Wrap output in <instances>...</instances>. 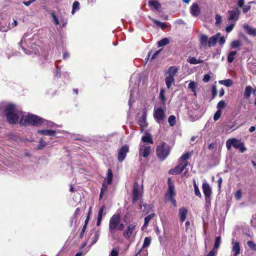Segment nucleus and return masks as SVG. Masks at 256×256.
<instances>
[{"mask_svg": "<svg viewBox=\"0 0 256 256\" xmlns=\"http://www.w3.org/2000/svg\"><path fill=\"white\" fill-rule=\"evenodd\" d=\"M118 256V251L116 249H113L110 253V256Z\"/></svg>", "mask_w": 256, "mask_h": 256, "instance_id": "obj_58", "label": "nucleus"}, {"mask_svg": "<svg viewBox=\"0 0 256 256\" xmlns=\"http://www.w3.org/2000/svg\"><path fill=\"white\" fill-rule=\"evenodd\" d=\"M215 24L216 26H220L222 22V16L218 14H216L215 16Z\"/></svg>", "mask_w": 256, "mask_h": 256, "instance_id": "obj_39", "label": "nucleus"}, {"mask_svg": "<svg viewBox=\"0 0 256 256\" xmlns=\"http://www.w3.org/2000/svg\"><path fill=\"white\" fill-rule=\"evenodd\" d=\"M226 145L228 150H230L232 146L235 148L238 149L241 152H244L247 150L244 145V143L241 140L236 138L228 139L226 142Z\"/></svg>", "mask_w": 256, "mask_h": 256, "instance_id": "obj_6", "label": "nucleus"}, {"mask_svg": "<svg viewBox=\"0 0 256 256\" xmlns=\"http://www.w3.org/2000/svg\"><path fill=\"white\" fill-rule=\"evenodd\" d=\"M165 90L164 89H161L160 92V98L161 100L162 104H164L166 101V98L164 96Z\"/></svg>", "mask_w": 256, "mask_h": 256, "instance_id": "obj_43", "label": "nucleus"}, {"mask_svg": "<svg viewBox=\"0 0 256 256\" xmlns=\"http://www.w3.org/2000/svg\"><path fill=\"white\" fill-rule=\"evenodd\" d=\"M178 68L176 66H170L169 68L168 71V76H171L174 78V76L178 72Z\"/></svg>", "mask_w": 256, "mask_h": 256, "instance_id": "obj_25", "label": "nucleus"}, {"mask_svg": "<svg viewBox=\"0 0 256 256\" xmlns=\"http://www.w3.org/2000/svg\"><path fill=\"white\" fill-rule=\"evenodd\" d=\"M236 53V51H231L229 52L227 58L228 62L232 63L234 61Z\"/></svg>", "mask_w": 256, "mask_h": 256, "instance_id": "obj_31", "label": "nucleus"}, {"mask_svg": "<svg viewBox=\"0 0 256 256\" xmlns=\"http://www.w3.org/2000/svg\"><path fill=\"white\" fill-rule=\"evenodd\" d=\"M240 14V10L238 8L234 10H228V12L227 18L229 22L236 23L238 20Z\"/></svg>", "mask_w": 256, "mask_h": 256, "instance_id": "obj_10", "label": "nucleus"}, {"mask_svg": "<svg viewBox=\"0 0 256 256\" xmlns=\"http://www.w3.org/2000/svg\"><path fill=\"white\" fill-rule=\"evenodd\" d=\"M234 198L237 200H239L242 198V192L240 190L236 191L234 194Z\"/></svg>", "mask_w": 256, "mask_h": 256, "instance_id": "obj_54", "label": "nucleus"}, {"mask_svg": "<svg viewBox=\"0 0 256 256\" xmlns=\"http://www.w3.org/2000/svg\"><path fill=\"white\" fill-rule=\"evenodd\" d=\"M120 222V216L119 214H115L110 218L108 224V230L110 236L116 238L118 236L117 228Z\"/></svg>", "mask_w": 256, "mask_h": 256, "instance_id": "obj_3", "label": "nucleus"}, {"mask_svg": "<svg viewBox=\"0 0 256 256\" xmlns=\"http://www.w3.org/2000/svg\"><path fill=\"white\" fill-rule=\"evenodd\" d=\"M100 236V234L98 232H96L94 234V238L92 242V244H94L98 240Z\"/></svg>", "mask_w": 256, "mask_h": 256, "instance_id": "obj_53", "label": "nucleus"}, {"mask_svg": "<svg viewBox=\"0 0 256 256\" xmlns=\"http://www.w3.org/2000/svg\"><path fill=\"white\" fill-rule=\"evenodd\" d=\"M217 93L218 92L216 85L212 86V95L213 98H214L216 96Z\"/></svg>", "mask_w": 256, "mask_h": 256, "instance_id": "obj_52", "label": "nucleus"}, {"mask_svg": "<svg viewBox=\"0 0 256 256\" xmlns=\"http://www.w3.org/2000/svg\"><path fill=\"white\" fill-rule=\"evenodd\" d=\"M174 77L168 76L166 78V84L168 88H170L172 84L174 82Z\"/></svg>", "mask_w": 256, "mask_h": 256, "instance_id": "obj_28", "label": "nucleus"}, {"mask_svg": "<svg viewBox=\"0 0 256 256\" xmlns=\"http://www.w3.org/2000/svg\"><path fill=\"white\" fill-rule=\"evenodd\" d=\"M140 82V78L138 74H133L130 78V86H132L130 90L128 105L130 107L133 102L132 99L138 91V87Z\"/></svg>", "mask_w": 256, "mask_h": 256, "instance_id": "obj_5", "label": "nucleus"}, {"mask_svg": "<svg viewBox=\"0 0 256 256\" xmlns=\"http://www.w3.org/2000/svg\"><path fill=\"white\" fill-rule=\"evenodd\" d=\"M47 145V144L46 142H45L42 138H41L39 142V144L38 146V150H41L42 148L46 146Z\"/></svg>", "mask_w": 256, "mask_h": 256, "instance_id": "obj_44", "label": "nucleus"}, {"mask_svg": "<svg viewBox=\"0 0 256 256\" xmlns=\"http://www.w3.org/2000/svg\"><path fill=\"white\" fill-rule=\"evenodd\" d=\"M187 162H180L179 164L174 169L170 170L169 173L172 174H177L180 173L188 166Z\"/></svg>", "mask_w": 256, "mask_h": 256, "instance_id": "obj_16", "label": "nucleus"}, {"mask_svg": "<svg viewBox=\"0 0 256 256\" xmlns=\"http://www.w3.org/2000/svg\"><path fill=\"white\" fill-rule=\"evenodd\" d=\"M151 238L150 237H146L144 240L142 248L148 247L151 243Z\"/></svg>", "mask_w": 256, "mask_h": 256, "instance_id": "obj_37", "label": "nucleus"}, {"mask_svg": "<svg viewBox=\"0 0 256 256\" xmlns=\"http://www.w3.org/2000/svg\"><path fill=\"white\" fill-rule=\"evenodd\" d=\"M124 225L122 223H120L118 228H117V230L121 231L124 230Z\"/></svg>", "mask_w": 256, "mask_h": 256, "instance_id": "obj_59", "label": "nucleus"}, {"mask_svg": "<svg viewBox=\"0 0 256 256\" xmlns=\"http://www.w3.org/2000/svg\"><path fill=\"white\" fill-rule=\"evenodd\" d=\"M34 34H25L19 43L20 46L27 54L34 53L36 54L38 52L34 48L36 42Z\"/></svg>", "mask_w": 256, "mask_h": 256, "instance_id": "obj_2", "label": "nucleus"}, {"mask_svg": "<svg viewBox=\"0 0 256 256\" xmlns=\"http://www.w3.org/2000/svg\"><path fill=\"white\" fill-rule=\"evenodd\" d=\"M242 46V44L239 40H234L232 41L230 44L231 48H238Z\"/></svg>", "mask_w": 256, "mask_h": 256, "instance_id": "obj_26", "label": "nucleus"}, {"mask_svg": "<svg viewBox=\"0 0 256 256\" xmlns=\"http://www.w3.org/2000/svg\"><path fill=\"white\" fill-rule=\"evenodd\" d=\"M154 216L155 214L152 213L148 215L144 218V222L142 226V228H146L148 226L149 222Z\"/></svg>", "mask_w": 256, "mask_h": 256, "instance_id": "obj_27", "label": "nucleus"}, {"mask_svg": "<svg viewBox=\"0 0 256 256\" xmlns=\"http://www.w3.org/2000/svg\"><path fill=\"white\" fill-rule=\"evenodd\" d=\"M36 0H29L28 1L24 2L23 3L26 6H29L32 2H35Z\"/></svg>", "mask_w": 256, "mask_h": 256, "instance_id": "obj_61", "label": "nucleus"}, {"mask_svg": "<svg viewBox=\"0 0 256 256\" xmlns=\"http://www.w3.org/2000/svg\"><path fill=\"white\" fill-rule=\"evenodd\" d=\"M244 0H238L237 4L238 8H242L244 6Z\"/></svg>", "mask_w": 256, "mask_h": 256, "instance_id": "obj_57", "label": "nucleus"}, {"mask_svg": "<svg viewBox=\"0 0 256 256\" xmlns=\"http://www.w3.org/2000/svg\"><path fill=\"white\" fill-rule=\"evenodd\" d=\"M222 114V112L220 110H218L215 113L214 116V120L216 121L218 120Z\"/></svg>", "mask_w": 256, "mask_h": 256, "instance_id": "obj_49", "label": "nucleus"}, {"mask_svg": "<svg viewBox=\"0 0 256 256\" xmlns=\"http://www.w3.org/2000/svg\"><path fill=\"white\" fill-rule=\"evenodd\" d=\"M221 242V238L220 236H218L216 238V240L214 245V248L212 249L217 250L218 248L219 247L220 244Z\"/></svg>", "mask_w": 256, "mask_h": 256, "instance_id": "obj_42", "label": "nucleus"}, {"mask_svg": "<svg viewBox=\"0 0 256 256\" xmlns=\"http://www.w3.org/2000/svg\"><path fill=\"white\" fill-rule=\"evenodd\" d=\"M222 182V179L221 177H220L218 180V186L219 188H220L221 184Z\"/></svg>", "mask_w": 256, "mask_h": 256, "instance_id": "obj_64", "label": "nucleus"}, {"mask_svg": "<svg viewBox=\"0 0 256 256\" xmlns=\"http://www.w3.org/2000/svg\"><path fill=\"white\" fill-rule=\"evenodd\" d=\"M169 146L164 142H162L158 145L156 148V154L158 158L164 160L170 153Z\"/></svg>", "mask_w": 256, "mask_h": 256, "instance_id": "obj_7", "label": "nucleus"}, {"mask_svg": "<svg viewBox=\"0 0 256 256\" xmlns=\"http://www.w3.org/2000/svg\"><path fill=\"white\" fill-rule=\"evenodd\" d=\"M236 23L231 22L230 24L226 27V32H230L234 28Z\"/></svg>", "mask_w": 256, "mask_h": 256, "instance_id": "obj_46", "label": "nucleus"}, {"mask_svg": "<svg viewBox=\"0 0 256 256\" xmlns=\"http://www.w3.org/2000/svg\"><path fill=\"white\" fill-rule=\"evenodd\" d=\"M150 146L144 143H140L139 148V154L140 156L146 158L150 154Z\"/></svg>", "mask_w": 256, "mask_h": 256, "instance_id": "obj_15", "label": "nucleus"}, {"mask_svg": "<svg viewBox=\"0 0 256 256\" xmlns=\"http://www.w3.org/2000/svg\"><path fill=\"white\" fill-rule=\"evenodd\" d=\"M251 223L253 226H256V215L252 218Z\"/></svg>", "mask_w": 256, "mask_h": 256, "instance_id": "obj_60", "label": "nucleus"}, {"mask_svg": "<svg viewBox=\"0 0 256 256\" xmlns=\"http://www.w3.org/2000/svg\"><path fill=\"white\" fill-rule=\"evenodd\" d=\"M154 117L157 122L158 124L162 123L165 118L164 110L160 108H154Z\"/></svg>", "mask_w": 256, "mask_h": 256, "instance_id": "obj_11", "label": "nucleus"}, {"mask_svg": "<svg viewBox=\"0 0 256 256\" xmlns=\"http://www.w3.org/2000/svg\"><path fill=\"white\" fill-rule=\"evenodd\" d=\"M50 14L52 17L53 18L54 24L56 25L59 24H60L59 20H58L57 16H56V15L54 14V12H50Z\"/></svg>", "mask_w": 256, "mask_h": 256, "instance_id": "obj_47", "label": "nucleus"}, {"mask_svg": "<svg viewBox=\"0 0 256 256\" xmlns=\"http://www.w3.org/2000/svg\"><path fill=\"white\" fill-rule=\"evenodd\" d=\"M226 42V39L224 36L220 38L219 40V43L220 45H223Z\"/></svg>", "mask_w": 256, "mask_h": 256, "instance_id": "obj_62", "label": "nucleus"}, {"mask_svg": "<svg viewBox=\"0 0 256 256\" xmlns=\"http://www.w3.org/2000/svg\"><path fill=\"white\" fill-rule=\"evenodd\" d=\"M247 244L250 250L256 251V244L251 240L248 241Z\"/></svg>", "mask_w": 256, "mask_h": 256, "instance_id": "obj_45", "label": "nucleus"}, {"mask_svg": "<svg viewBox=\"0 0 256 256\" xmlns=\"http://www.w3.org/2000/svg\"><path fill=\"white\" fill-rule=\"evenodd\" d=\"M142 141L144 142H149L150 144L153 143V140L152 138V136L150 134H146L145 136L142 137Z\"/></svg>", "mask_w": 256, "mask_h": 256, "instance_id": "obj_32", "label": "nucleus"}, {"mask_svg": "<svg viewBox=\"0 0 256 256\" xmlns=\"http://www.w3.org/2000/svg\"><path fill=\"white\" fill-rule=\"evenodd\" d=\"M243 28L249 35H251L253 36H256V28H254L247 24H244L243 25Z\"/></svg>", "mask_w": 256, "mask_h": 256, "instance_id": "obj_19", "label": "nucleus"}, {"mask_svg": "<svg viewBox=\"0 0 256 256\" xmlns=\"http://www.w3.org/2000/svg\"><path fill=\"white\" fill-rule=\"evenodd\" d=\"M252 92V88L250 86H247L245 88L244 96L245 98H248Z\"/></svg>", "mask_w": 256, "mask_h": 256, "instance_id": "obj_34", "label": "nucleus"}, {"mask_svg": "<svg viewBox=\"0 0 256 256\" xmlns=\"http://www.w3.org/2000/svg\"><path fill=\"white\" fill-rule=\"evenodd\" d=\"M178 213H179V216H180V222H182L186 219V216L188 214V210L185 208H184V207L180 208L179 209Z\"/></svg>", "mask_w": 256, "mask_h": 256, "instance_id": "obj_21", "label": "nucleus"}, {"mask_svg": "<svg viewBox=\"0 0 256 256\" xmlns=\"http://www.w3.org/2000/svg\"><path fill=\"white\" fill-rule=\"evenodd\" d=\"M54 76L57 78H60L61 76V72L60 68L57 67L56 70L54 72Z\"/></svg>", "mask_w": 256, "mask_h": 256, "instance_id": "obj_55", "label": "nucleus"}, {"mask_svg": "<svg viewBox=\"0 0 256 256\" xmlns=\"http://www.w3.org/2000/svg\"><path fill=\"white\" fill-rule=\"evenodd\" d=\"M170 178L168 179V190L166 194V198L168 200L170 198H174V196L175 194L174 190V186L172 184L170 183Z\"/></svg>", "mask_w": 256, "mask_h": 256, "instance_id": "obj_17", "label": "nucleus"}, {"mask_svg": "<svg viewBox=\"0 0 256 256\" xmlns=\"http://www.w3.org/2000/svg\"><path fill=\"white\" fill-rule=\"evenodd\" d=\"M197 86V84L196 82L194 81H191L188 86V88L190 89L192 92L194 93V94L196 96V88Z\"/></svg>", "mask_w": 256, "mask_h": 256, "instance_id": "obj_30", "label": "nucleus"}, {"mask_svg": "<svg viewBox=\"0 0 256 256\" xmlns=\"http://www.w3.org/2000/svg\"><path fill=\"white\" fill-rule=\"evenodd\" d=\"M176 116L174 115H171L169 116L168 122L170 126H172L175 125L176 122Z\"/></svg>", "mask_w": 256, "mask_h": 256, "instance_id": "obj_41", "label": "nucleus"}, {"mask_svg": "<svg viewBox=\"0 0 256 256\" xmlns=\"http://www.w3.org/2000/svg\"><path fill=\"white\" fill-rule=\"evenodd\" d=\"M80 8V3L79 2L76 1L73 3L72 9V14H74L76 10H78Z\"/></svg>", "mask_w": 256, "mask_h": 256, "instance_id": "obj_40", "label": "nucleus"}, {"mask_svg": "<svg viewBox=\"0 0 256 256\" xmlns=\"http://www.w3.org/2000/svg\"><path fill=\"white\" fill-rule=\"evenodd\" d=\"M0 111L4 112L8 122L11 124L17 123L20 119L19 123L22 126L30 124L38 126L42 124L48 128L54 126L53 122L46 120L38 116L22 112L14 104L1 103Z\"/></svg>", "mask_w": 256, "mask_h": 256, "instance_id": "obj_1", "label": "nucleus"}, {"mask_svg": "<svg viewBox=\"0 0 256 256\" xmlns=\"http://www.w3.org/2000/svg\"><path fill=\"white\" fill-rule=\"evenodd\" d=\"M220 35V33H218L208 38L206 35L201 34L200 37V47L206 48H208L214 46L219 38Z\"/></svg>", "mask_w": 256, "mask_h": 256, "instance_id": "obj_4", "label": "nucleus"}, {"mask_svg": "<svg viewBox=\"0 0 256 256\" xmlns=\"http://www.w3.org/2000/svg\"><path fill=\"white\" fill-rule=\"evenodd\" d=\"M129 147L128 145L123 146L118 152V160L119 162H122L125 159L127 153L128 152Z\"/></svg>", "mask_w": 256, "mask_h": 256, "instance_id": "obj_14", "label": "nucleus"}, {"mask_svg": "<svg viewBox=\"0 0 256 256\" xmlns=\"http://www.w3.org/2000/svg\"><path fill=\"white\" fill-rule=\"evenodd\" d=\"M37 132L39 134L48 136H54L56 134V132L55 130H38Z\"/></svg>", "mask_w": 256, "mask_h": 256, "instance_id": "obj_23", "label": "nucleus"}, {"mask_svg": "<svg viewBox=\"0 0 256 256\" xmlns=\"http://www.w3.org/2000/svg\"><path fill=\"white\" fill-rule=\"evenodd\" d=\"M169 43V40L167 38H164L158 42V47L164 46Z\"/></svg>", "mask_w": 256, "mask_h": 256, "instance_id": "obj_38", "label": "nucleus"}, {"mask_svg": "<svg viewBox=\"0 0 256 256\" xmlns=\"http://www.w3.org/2000/svg\"><path fill=\"white\" fill-rule=\"evenodd\" d=\"M190 157V154L188 152L184 154L180 157V162H186V160Z\"/></svg>", "mask_w": 256, "mask_h": 256, "instance_id": "obj_48", "label": "nucleus"}, {"mask_svg": "<svg viewBox=\"0 0 256 256\" xmlns=\"http://www.w3.org/2000/svg\"><path fill=\"white\" fill-rule=\"evenodd\" d=\"M104 206H102L99 209L98 214V218H97V222H96V226H100V225L102 219V214L104 210Z\"/></svg>", "mask_w": 256, "mask_h": 256, "instance_id": "obj_24", "label": "nucleus"}, {"mask_svg": "<svg viewBox=\"0 0 256 256\" xmlns=\"http://www.w3.org/2000/svg\"><path fill=\"white\" fill-rule=\"evenodd\" d=\"M149 18L154 22L158 26L162 28H167L166 25L163 22H162L158 20H156L152 18L150 16H149Z\"/></svg>", "mask_w": 256, "mask_h": 256, "instance_id": "obj_36", "label": "nucleus"}, {"mask_svg": "<svg viewBox=\"0 0 256 256\" xmlns=\"http://www.w3.org/2000/svg\"><path fill=\"white\" fill-rule=\"evenodd\" d=\"M218 82L220 84L224 85L227 87L231 86L233 84L232 80L231 79L220 80L218 81Z\"/></svg>", "mask_w": 256, "mask_h": 256, "instance_id": "obj_29", "label": "nucleus"}, {"mask_svg": "<svg viewBox=\"0 0 256 256\" xmlns=\"http://www.w3.org/2000/svg\"><path fill=\"white\" fill-rule=\"evenodd\" d=\"M225 106V102L224 100H220L218 104L217 108L218 109V110H220V109L224 108Z\"/></svg>", "mask_w": 256, "mask_h": 256, "instance_id": "obj_50", "label": "nucleus"}, {"mask_svg": "<svg viewBox=\"0 0 256 256\" xmlns=\"http://www.w3.org/2000/svg\"><path fill=\"white\" fill-rule=\"evenodd\" d=\"M251 8V6L250 4L244 5L242 7V12L244 14H246Z\"/></svg>", "mask_w": 256, "mask_h": 256, "instance_id": "obj_51", "label": "nucleus"}, {"mask_svg": "<svg viewBox=\"0 0 256 256\" xmlns=\"http://www.w3.org/2000/svg\"><path fill=\"white\" fill-rule=\"evenodd\" d=\"M187 61L190 64H196L202 62V60L196 59L195 57L189 56L187 58Z\"/></svg>", "mask_w": 256, "mask_h": 256, "instance_id": "obj_33", "label": "nucleus"}, {"mask_svg": "<svg viewBox=\"0 0 256 256\" xmlns=\"http://www.w3.org/2000/svg\"><path fill=\"white\" fill-rule=\"evenodd\" d=\"M146 113L145 110H143V113L139 120V124L142 128V131L144 130V128L147 126V123L146 122Z\"/></svg>", "mask_w": 256, "mask_h": 256, "instance_id": "obj_18", "label": "nucleus"}, {"mask_svg": "<svg viewBox=\"0 0 256 256\" xmlns=\"http://www.w3.org/2000/svg\"><path fill=\"white\" fill-rule=\"evenodd\" d=\"M234 126H235L234 124H232V125L228 126L227 128H226V132H229L230 129H231V128H232L233 130H236V128H234Z\"/></svg>", "mask_w": 256, "mask_h": 256, "instance_id": "obj_63", "label": "nucleus"}, {"mask_svg": "<svg viewBox=\"0 0 256 256\" xmlns=\"http://www.w3.org/2000/svg\"><path fill=\"white\" fill-rule=\"evenodd\" d=\"M112 179V172L110 169L108 170L106 176L102 184V188L100 190V200L103 196L104 194L108 190V185L110 184Z\"/></svg>", "mask_w": 256, "mask_h": 256, "instance_id": "obj_8", "label": "nucleus"}, {"mask_svg": "<svg viewBox=\"0 0 256 256\" xmlns=\"http://www.w3.org/2000/svg\"><path fill=\"white\" fill-rule=\"evenodd\" d=\"M202 190L204 195L206 203L210 204V197L212 192L211 188L208 183H203Z\"/></svg>", "mask_w": 256, "mask_h": 256, "instance_id": "obj_13", "label": "nucleus"}, {"mask_svg": "<svg viewBox=\"0 0 256 256\" xmlns=\"http://www.w3.org/2000/svg\"><path fill=\"white\" fill-rule=\"evenodd\" d=\"M148 6L152 9L153 8L156 10L157 11L160 12L161 8V4L157 0H150L148 2Z\"/></svg>", "mask_w": 256, "mask_h": 256, "instance_id": "obj_22", "label": "nucleus"}, {"mask_svg": "<svg viewBox=\"0 0 256 256\" xmlns=\"http://www.w3.org/2000/svg\"><path fill=\"white\" fill-rule=\"evenodd\" d=\"M143 194V186H140L138 182H135L133 185L132 188V202L135 203L142 196Z\"/></svg>", "mask_w": 256, "mask_h": 256, "instance_id": "obj_9", "label": "nucleus"}, {"mask_svg": "<svg viewBox=\"0 0 256 256\" xmlns=\"http://www.w3.org/2000/svg\"><path fill=\"white\" fill-rule=\"evenodd\" d=\"M210 79V76L208 74H206L204 75L202 80L204 82H208Z\"/></svg>", "mask_w": 256, "mask_h": 256, "instance_id": "obj_56", "label": "nucleus"}, {"mask_svg": "<svg viewBox=\"0 0 256 256\" xmlns=\"http://www.w3.org/2000/svg\"><path fill=\"white\" fill-rule=\"evenodd\" d=\"M193 185L194 188V194L196 196H198L199 198H201L202 195L200 192L198 188V186L196 183V181L194 179L193 180Z\"/></svg>", "mask_w": 256, "mask_h": 256, "instance_id": "obj_35", "label": "nucleus"}, {"mask_svg": "<svg viewBox=\"0 0 256 256\" xmlns=\"http://www.w3.org/2000/svg\"><path fill=\"white\" fill-rule=\"evenodd\" d=\"M136 227V224L135 222L129 224L126 227L123 232V236L126 239L128 240L130 238L135 231Z\"/></svg>", "mask_w": 256, "mask_h": 256, "instance_id": "obj_12", "label": "nucleus"}, {"mask_svg": "<svg viewBox=\"0 0 256 256\" xmlns=\"http://www.w3.org/2000/svg\"><path fill=\"white\" fill-rule=\"evenodd\" d=\"M190 12L194 16H197L200 14V8L197 4H194L190 6Z\"/></svg>", "mask_w": 256, "mask_h": 256, "instance_id": "obj_20", "label": "nucleus"}]
</instances>
